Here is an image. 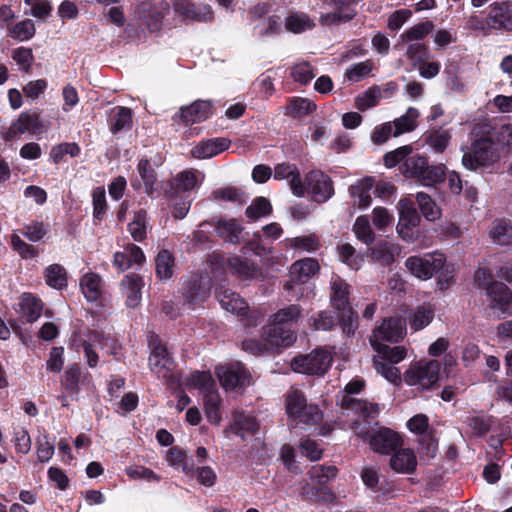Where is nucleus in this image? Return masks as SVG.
I'll return each instance as SVG.
<instances>
[{"label":"nucleus","instance_id":"nucleus-1","mask_svg":"<svg viewBox=\"0 0 512 512\" xmlns=\"http://www.w3.org/2000/svg\"><path fill=\"white\" fill-rule=\"evenodd\" d=\"M405 266L412 275L422 280L437 275V282L441 289H447L454 282L455 267L446 261L442 253L410 256L406 259Z\"/></svg>","mask_w":512,"mask_h":512},{"label":"nucleus","instance_id":"nucleus-2","mask_svg":"<svg viewBox=\"0 0 512 512\" xmlns=\"http://www.w3.org/2000/svg\"><path fill=\"white\" fill-rule=\"evenodd\" d=\"M351 429L358 438L368 442L375 453L388 455L402 445V438L397 432L381 427L377 422L371 423L368 418H356Z\"/></svg>","mask_w":512,"mask_h":512},{"label":"nucleus","instance_id":"nucleus-3","mask_svg":"<svg viewBox=\"0 0 512 512\" xmlns=\"http://www.w3.org/2000/svg\"><path fill=\"white\" fill-rule=\"evenodd\" d=\"M351 286L341 277L331 281L330 303L337 314L343 334L354 336L358 329V315L350 302Z\"/></svg>","mask_w":512,"mask_h":512},{"label":"nucleus","instance_id":"nucleus-4","mask_svg":"<svg viewBox=\"0 0 512 512\" xmlns=\"http://www.w3.org/2000/svg\"><path fill=\"white\" fill-rule=\"evenodd\" d=\"M303 308L299 304H290L279 309L269 318L266 334L274 338V343H279L282 348L290 347L297 339L295 325L302 317Z\"/></svg>","mask_w":512,"mask_h":512},{"label":"nucleus","instance_id":"nucleus-5","mask_svg":"<svg viewBox=\"0 0 512 512\" xmlns=\"http://www.w3.org/2000/svg\"><path fill=\"white\" fill-rule=\"evenodd\" d=\"M399 169L405 178L413 179L426 187H433L446 179V166L430 165L429 158L422 154H411Z\"/></svg>","mask_w":512,"mask_h":512},{"label":"nucleus","instance_id":"nucleus-6","mask_svg":"<svg viewBox=\"0 0 512 512\" xmlns=\"http://www.w3.org/2000/svg\"><path fill=\"white\" fill-rule=\"evenodd\" d=\"M320 269L316 259L305 258L292 264L290 277L283 286L284 290L291 292L293 296L303 297L312 293L314 285L310 282V278L318 273Z\"/></svg>","mask_w":512,"mask_h":512},{"label":"nucleus","instance_id":"nucleus-7","mask_svg":"<svg viewBox=\"0 0 512 512\" xmlns=\"http://www.w3.org/2000/svg\"><path fill=\"white\" fill-rule=\"evenodd\" d=\"M499 158V143L489 134L472 143L471 152L464 153L462 157V164L469 170H476L492 165Z\"/></svg>","mask_w":512,"mask_h":512},{"label":"nucleus","instance_id":"nucleus-8","mask_svg":"<svg viewBox=\"0 0 512 512\" xmlns=\"http://www.w3.org/2000/svg\"><path fill=\"white\" fill-rule=\"evenodd\" d=\"M170 4L165 0H142L135 7V19L151 34L162 30L163 20L170 12Z\"/></svg>","mask_w":512,"mask_h":512},{"label":"nucleus","instance_id":"nucleus-9","mask_svg":"<svg viewBox=\"0 0 512 512\" xmlns=\"http://www.w3.org/2000/svg\"><path fill=\"white\" fill-rule=\"evenodd\" d=\"M441 364L437 360H429L427 362H418L411 365L404 372L403 380L407 385L417 386L421 390L433 389L440 376Z\"/></svg>","mask_w":512,"mask_h":512},{"label":"nucleus","instance_id":"nucleus-10","mask_svg":"<svg viewBox=\"0 0 512 512\" xmlns=\"http://www.w3.org/2000/svg\"><path fill=\"white\" fill-rule=\"evenodd\" d=\"M332 363L331 354L322 347L308 354H299L291 360V368L297 373L324 375Z\"/></svg>","mask_w":512,"mask_h":512},{"label":"nucleus","instance_id":"nucleus-11","mask_svg":"<svg viewBox=\"0 0 512 512\" xmlns=\"http://www.w3.org/2000/svg\"><path fill=\"white\" fill-rule=\"evenodd\" d=\"M364 387L365 382L360 378H355L348 382L344 388L346 394L342 396L340 401L341 407L358 414V416H373L379 414L380 408L377 403L352 397V395L360 393Z\"/></svg>","mask_w":512,"mask_h":512},{"label":"nucleus","instance_id":"nucleus-12","mask_svg":"<svg viewBox=\"0 0 512 512\" xmlns=\"http://www.w3.org/2000/svg\"><path fill=\"white\" fill-rule=\"evenodd\" d=\"M211 284L200 272L191 273L181 278V288L179 290L184 304L189 307L200 302H204L210 295Z\"/></svg>","mask_w":512,"mask_h":512},{"label":"nucleus","instance_id":"nucleus-13","mask_svg":"<svg viewBox=\"0 0 512 512\" xmlns=\"http://www.w3.org/2000/svg\"><path fill=\"white\" fill-rule=\"evenodd\" d=\"M171 7L175 17L184 24L207 23L213 20V11L206 4H196L192 0H174Z\"/></svg>","mask_w":512,"mask_h":512},{"label":"nucleus","instance_id":"nucleus-14","mask_svg":"<svg viewBox=\"0 0 512 512\" xmlns=\"http://www.w3.org/2000/svg\"><path fill=\"white\" fill-rule=\"evenodd\" d=\"M306 192L317 204L327 202L335 193L334 183L329 175L321 170H311L305 176Z\"/></svg>","mask_w":512,"mask_h":512},{"label":"nucleus","instance_id":"nucleus-15","mask_svg":"<svg viewBox=\"0 0 512 512\" xmlns=\"http://www.w3.org/2000/svg\"><path fill=\"white\" fill-rule=\"evenodd\" d=\"M216 373L226 391L243 392L250 385L251 374L241 363L222 366Z\"/></svg>","mask_w":512,"mask_h":512},{"label":"nucleus","instance_id":"nucleus-16","mask_svg":"<svg viewBox=\"0 0 512 512\" xmlns=\"http://www.w3.org/2000/svg\"><path fill=\"white\" fill-rule=\"evenodd\" d=\"M149 366L159 378L164 379L167 383L174 384L178 381L174 371L176 363L162 343L153 346L149 357Z\"/></svg>","mask_w":512,"mask_h":512},{"label":"nucleus","instance_id":"nucleus-17","mask_svg":"<svg viewBox=\"0 0 512 512\" xmlns=\"http://www.w3.org/2000/svg\"><path fill=\"white\" fill-rule=\"evenodd\" d=\"M44 130V125L40 119V114L36 110L22 112L19 117L14 120L10 127L3 133L6 141L14 140L18 135L29 132L31 134H39Z\"/></svg>","mask_w":512,"mask_h":512},{"label":"nucleus","instance_id":"nucleus-18","mask_svg":"<svg viewBox=\"0 0 512 512\" xmlns=\"http://www.w3.org/2000/svg\"><path fill=\"white\" fill-rule=\"evenodd\" d=\"M406 425L412 433L419 435L422 453L430 459L434 458L438 451V441L427 418H409Z\"/></svg>","mask_w":512,"mask_h":512},{"label":"nucleus","instance_id":"nucleus-19","mask_svg":"<svg viewBox=\"0 0 512 512\" xmlns=\"http://www.w3.org/2000/svg\"><path fill=\"white\" fill-rule=\"evenodd\" d=\"M136 170L139 174V179H131V186L134 190H143V192L150 198H155L158 194V175L153 168L151 162L147 158H142L138 161Z\"/></svg>","mask_w":512,"mask_h":512},{"label":"nucleus","instance_id":"nucleus-20","mask_svg":"<svg viewBox=\"0 0 512 512\" xmlns=\"http://www.w3.org/2000/svg\"><path fill=\"white\" fill-rule=\"evenodd\" d=\"M488 29L512 32V1L492 3L486 16Z\"/></svg>","mask_w":512,"mask_h":512},{"label":"nucleus","instance_id":"nucleus-21","mask_svg":"<svg viewBox=\"0 0 512 512\" xmlns=\"http://www.w3.org/2000/svg\"><path fill=\"white\" fill-rule=\"evenodd\" d=\"M486 296L492 310L499 312L503 318L511 315L512 290L506 284L501 281L490 284Z\"/></svg>","mask_w":512,"mask_h":512},{"label":"nucleus","instance_id":"nucleus-22","mask_svg":"<svg viewBox=\"0 0 512 512\" xmlns=\"http://www.w3.org/2000/svg\"><path fill=\"white\" fill-rule=\"evenodd\" d=\"M399 205L397 233L403 240L412 242L414 240V228L419 224L420 216L409 201L400 200Z\"/></svg>","mask_w":512,"mask_h":512},{"label":"nucleus","instance_id":"nucleus-23","mask_svg":"<svg viewBox=\"0 0 512 512\" xmlns=\"http://www.w3.org/2000/svg\"><path fill=\"white\" fill-rule=\"evenodd\" d=\"M213 111L212 101L197 99L190 105L180 107L179 118L185 126H190L206 121L213 115Z\"/></svg>","mask_w":512,"mask_h":512},{"label":"nucleus","instance_id":"nucleus-24","mask_svg":"<svg viewBox=\"0 0 512 512\" xmlns=\"http://www.w3.org/2000/svg\"><path fill=\"white\" fill-rule=\"evenodd\" d=\"M287 416H323L317 404H308L305 394L298 389L289 391L285 396Z\"/></svg>","mask_w":512,"mask_h":512},{"label":"nucleus","instance_id":"nucleus-25","mask_svg":"<svg viewBox=\"0 0 512 512\" xmlns=\"http://www.w3.org/2000/svg\"><path fill=\"white\" fill-rule=\"evenodd\" d=\"M197 182L195 172L191 170L182 171L167 183L164 192L165 197L167 199L177 198L181 192L193 190L197 186Z\"/></svg>","mask_w":512,"mask_h":512},{"label":"nucleus","instance_id":"nucleus-26","mask_svg":"<svg viewBox=\"0 0 512 512\" xmlns=\"http://www.w3.org/2000/svg\"><path fill=\"white\" fill-rule=\"evenodd\" d=\"M404 326L402 321L398 318L389 317L384 319L382 324L378 326L374 332V341H387L391 343H397L402 340L404 335Z\"/></svg>","mask_w":512,"mask_h":512},{"label":"nucleus","instance_id":"nucleus-27","mask_svg":"<svg viewBox=\"0 0 512 512\" xmlns=\"http://www.w3.org/2000/svg\"><path fill=\"white\" fill-rule=\"evenodd\" d=\"M121 286L126 295V305L130 308L137 307L141 302L143 277L136 273L127 274L121 280Z\"/></svg>","mask_w":512,"mask_h":512},{"label":"nucleus","instance_id":"nucleus-28","mask_svg":"<svg viewBox=\"0 0 512 512\" xmlns=\"http://www.w3.org/2000/svg\"><path fill=\"white\" fill-rule=\"evenodd\" d=\"M274 338H271L266 334V328H262L261 337L259 339L255 338H249L245 339L241 343V347L244 351L259 356L264 353H272L275 350H278L279 348H282V346L277 342L274 343Z\"/></svg>","mask_w":512,"mask_h":512},{"label":"nucleus","instance_id":"nucleus-29","mask_svg":"<svg viewBox=\"0 0 512 512\" xmlns=\"http://www.w3.org/2000/svg\"><path fill=\"white\" fill-rule=\"evenodd\" d=\"M390 466L397 473L411 474L416 470L417 457L412 449L402 448L391 456Z\"/></svg>","mask_w":512,"mask_h":512},{"label":"nucleus","instance_id":"nucleus-30","mask_svg":"<svg viewBox=\"0 0 512 512\" xmlns=\"http://www.w3.org/2000/svg\"><path fill=\"white\" fill-rule=\"evenodd\" d=\"M323 418H293L291 427L293 429L306 430L308 436H325L329 434L334 425L332 422L320 423Z\"/></svg>","mask_w":512,"mask_h":512},{"label":"nucleus","instance_id":"nucleus-31","mask_svg":"<svg viewBox=\"0 0 512 512\" xmlns=\"http://www.w3.org/2000/svg\"><path fill=\"white\" fill-rule=\"evenodd\" d=\"M21 317L26 323L35 322L42 314L43 302L31 293H23L19 302Z\"/></svg>","mask_w":512,"mask_h":512},{"label":"nucleus","instance_id":"nucleus-32","mask_svg":"<svg viewBox=\"0 0 512 512\" xmlns=\"http://www.w3.org/2000/svg\"><path fill=\"white\" fill-rule=\"evenodd\" d=\"M110 131L117 134L124 130H130L133 125V111L125 106H116L111 110L108 119Z\"/></svg>","mask_w":512,"mask_h":512},{"label":"nucleus","instance_id":"nucleus-33","mask_svg":"<svg viewBox=\"0 0 512 512\" xmlns=\"http://www.w3.org/2000/svg\"><path fill=\"white\" fill-rule=\"evenodd\" d=\"M375 180L367 176L350 187L351 196L360 209L368 208L372 203L371 191L374 188Z\"/></svg>","mask_w":512,"mask_h":512},{"label":"nucleus","instance_id":"nucleus-34","mask_svg":"<svg viewBox=\"0 0 512 512\" xmlns=\"http://www.w3.org/2000/svg\"><path fill=\"white\" fill-rule=\"evenodd\" d=\"M317 109V105L308 98L290 97L285 105L284 114L292 118L306 117Z\"/></svg>","mask_w":512,"mask_h":512},{"label":"nucleus","instance_id":"nucleus-35","mask_svg":"<svg viewBox=\"0 0 512 512\" xmlns=\"http://www.w3.org/2000/svg\"><path fill=\"white\" fill-rule=\"evenodd\" d=\"M228 270L232 275L244 280L255 278L259 271L254 262L237 255L229 257Z\"/></svg>","mask_w":512,"mask_h":512},{"label":"nucleus","instance_id":"nucleus-36","mask_svg":"<svg viewBox=\"0 0 512 512\" xmlns=\"http://www.w3.org/2000/svg\"><path fill=\"white\" fill-rule=\"evenodd\" d=\"M230 146V141L227 138L219 137L212 138L200 142L194 149V155L198 158H211L216 156Z\"/></svg>","mask_w":512,"mask_h":512},{"label":"nucleus","instance_id":"nucleus-37","mask_svg":"<svg viewBox=\"0 0 512 512\" xmlns=\"http://www.w3.org/2000/svg\"><path fill=\"white\" fill-rule=\"evenodd\" d=\"M243 227L236 219H220L215 224V232L217 236L231 244L240 243V236Z\"/></svg>","mask_w":512,"mask_h":512},{"label":"nucleus","instance_id":"nucleus-38","mask_svg":"<svg viewBox=\"0 0 512 512\" xmlns=\"http://www.w3.org/2000/svg\"><path fill=\"white\" fill-rule=\"evenodd\" d=\"M101 282V277L94 272H89L82 276L80 288L87 301L95 302L101 298Z\"/></svg>","mask_w":512,"mask_h":512},{"label":"nucleus","instance_id":"nucleus-39","mask_svg":"<svg viewBox=\"0 0 512 512\" xmlns=\"http://www.w3.org/2000/svg\"><path fill=\"white\" fill-rule=\"evenodd\" d=\"M46 284L56 290H63L68 286V274L60 264H51L44 271Z\"/></svg>","mask_w":512,"mask_h":512},{"label":"nucleus","instance_id":"nucleus-40","mask_svg":"<svg viewBox=\"0 0 512 512\" xmlns=\"http://www.w3.org/2000/svg\"><path fill=\"white\" fill-rule=\"evenodd\" d=\"M220 304L225 310L236 313L237 315H244V312L248 310L247 302L239 296V294L225 290L222 294L217 291Z\"/></svg>","mask_w":512,"mask_h":512},{"label":"nucleus","instance_id":"nucleus-41","mask_svg":"<svg viewBox=\"0 0 512 512\" xmlns=\"http://www.w3.org/2000/svg\"><path fill=\"white\" fill-rule=\"evenodd\" d=\"M175 258L173 254L166 249L160 250L155 258V272L159 280L165 281L173 276V267Z\"/></svg>","mask_w":512,"mask_h":512},{"label":"nucleus","instance_id":"nucleus-42","mask_svg":"<svg viewBox=\"0 0 512 512\" xmlns=\"http://www.w3.org/2000/svg\"><path fill=\"white\" fill-rule=\"evenodd\" d=\"M433 28L434 24L429 20L420 22L413 27H410L400 35L401 42L397 43L394 48L400 50L402 44L404 43L423 40L429 33L432 32Z\"/></svg>","mask_w":512,"mask_h":512},{"label":"nucleus","instance_id":"nucleus-43","mask_svg":"<svg viewBox=\"0 0 512 512\" xmlns=\"http://www.w3.org/2000/svg\"><path fill=\"white\" fill-rule=\"evenodd\" d=\"M490 237L502 246L512 244V224L505 219H496L490 230Z\"/></svg>","mask_w":512,"mask_h":512},{"label":"nucleus","instance_id":"nucleus-44","mask_svg":"<svg viewBox=\"0 0 512 512\" xmlns=\"http://www.w3.org/2000/svg\"><path fill=\"white\" fill-rule=\"evenodd\" d=\"M419 117L417 108L409 107L404 115L393 121L395 130L394 137H398L404 133L411 132L417 127L416 119Z\"/></svg>","mask_w":512,"mask_h":512},{"label":"nucleus","instance_id":"nucleus-45","mask_svg":"<svg viewBox=\"0 0 512 512\" xmlns=\"http://www.w3.org/2000/svg\"><path fill=\"white\" fill-rule=\"evenodd\" d=\"M93 221L100 224L105 220L108 211L106 192L103 186H98L92 191Z\"/></svg>","mask_w":512,"mask_h":512},{"label":"nucleus","instance_id":"nucleus-46","mask_svg":"<svg viewBox=\"0 0 512 512\" xmlns=\"http://www.w3.org/2000/svg\"><path fill=\"white\" fill-rule=\"evenodd\" d=\"M147 211L139 209L134 212L132 221L128 224V231L133 240L142 242L147 236Z\"/></svg>","mask_w":512,"mask_h":512},{"label":"nucleus","instance_id":"nucleus-47","mask_svg":"<svg viewBox=\"0 0 512 512\" xmlns=\"http://www.w3.org/2000/svg\"><path fill=\"white\" fill-rule=\"evenodd\" d=\"M434 318V309L431 305H420L410 316L409 324L411 329L417 331L428 326Z\"/></svg>","mask_w":512,"mask_h":512},{"label":"nucleus","instance_id":"nucleus-48","mask_svg":"<svg viewBox=\"0 0 512 512\" xmlns=\"http://www.w3.org/2000/svg\"><path fill=\"white\" fill-rule=\"evenodd\" d=\"M371 344L374 349L382 355L383 359L389 363L397 364L401 362L406 357V349L402 346H394L391 347L389 345L378 343L376 341L371 340Z\"/></svg>","mask_w":512,"mask_h":512},{"label":"nucleus","instance_id":"nucleus-49","mask_svg":"<svg viewBox=\"0 0 512 512\" xmlns=\"http://www.w3.org/2000/svg\"><path fill=\"white\" fill-rule=\"evenodd\" d=\"M451 134L449 131L442 129H433L425 138L426 143L437 153H443L449 145Z\"/></svg>","mask_w":512,"mask_h":512},{"label":"nucleus","instance_id":"nucleus-50","mask_svg":"<svg viewBox=\"0 0 512 512\" xmlns=\"http://www.w3.org/2000/svg\"><path fill=\"white\" fill-rule=\"evenodd\" d=\"M272 205L270 201L262 196L256 197L252 203L246 208L245 215L251 220H257L261 217L270 215Z\"/></svg>","mask_w":512,"mask_h":512},{"label":"nucleus","instance_id":"nucleus-51","mask_svg":"<svg viewBox=\"0 0 512 512\" xmlns=\"http://www.w3.org/2000/svg\"><path fill=\"white\" fill-rule=\"evenodd\" d=\"M405 56L411 61L413 67H417L422 62L429 60L431 54L428 45L415 42L407 46Z\"/></svg>","mask_w":512,"mask_h":512},{"label":"nucleus","instance_id":"nucleus-52","mask_svg":"<svg viewBox=\"0 0 512 512\" xmlns=\"http://www.w3.org/2000/svg\"><path fill=\"white\" fill-rule=\"evenodd\" d=\"M81 374V368L77 363L69 365L65 370L62 379V385L70 394L78 393Z\"/></svg>","mask_w":512,"mask_h":512},{"label":"nucleus","instance_id":"nucleus-53","mask_svg":"<svg viewBox=\"0 0 512 512\" xmlns=\"http://www.w3.org/2000/svg\"><path fill=\"white\" fill-rule=\"evenodd\" d=\"M165 459L170 466L181 468L186 474L192 473L193 465L188 462L186 453L179 447L170 448Z\"/></svg>","mask_w":512,"mask_h":512},{"label":"nucleus","instance_id":"nucleus-54","mask_svg":"<svg viewBox=\"0 0 512 512\" xmlns=\"http://www.w3.org/2000/svg\"><path fill=\"white\" fill-rule=\"evenodd\" d=\"M416 199L422 215L428 221H434L440 217V209L428 194L420 192Z\"/></svg>","mask_w":512,"mask_h":512},{"label":"nucleus","instance_id":"nucleus-55","mask_svg":"<svg viewBox=\"0 0 512 512\" xmlns=\"http://www.w3.org/2000/svg\"><path fill=\"white\" fill-rule=\"evenodd\" d=\"M413 152L412 145H404L389 151L383 156V163L387 168H394L402 164Z\"/></svg>","mask_w":512,"mask_h":512},{"label":"nucleus","instance_id":"nucleus-56","mask_svg":"<svg viewBox=\"0 0 512 512\" xmlns=\"http://www.w3.org/2000/svg\"><path fill=\"white\" fill-rule=\"evenodd\" d=\"M353 231L356 237L366 245L372 244L375 240V234L370 226L367 216H359L356 218Z\"/></svg>","mask_w":512,"mask_h":512},{"label":"nucleus","instance_id":"nucleus-57","mask_svg":"<svg viewBox=\"0 0 512 512\" xmlns=\"http://www.w3.org/2000/svg\"><path fill=\"white\" fill-rule=\"evenodd\" d=\"M201 395L205 416H219L218 413L221 405V398L217 386L201 393Z\"/></svg>","mask_w":512,"mask_h":512},{"label":"nucleus","instance_id":"nucleus-58","mask_svg":"<svg viewBox=\"0 0 512 512\" xmlns=\"http://www.w3.org/2000/svg\"><path fill=\"white\" fill-rule=\"evenodd\" d=\"M35 32L36 28L31 19L20 21L9 29L10 36L19 41L31 39L35 35Z\"/></svg>","mask_w":512,"mask_h":512},{"label":"nucleus","instance_id":"nucleus-59","mask_svg":"<svg viewBox=\"0 0 512 512\" xmlns=\"http://www.w3.org/2000/svg\"><path fill=\"white\" fill-rule=\"evenodd\" d=\"M290 76L295 82L306 85L315 77V74L312 65L303 61L291 67Z\"/></svg>","mask_w":512,"mask_h":512},{"label":"nucleus","instance_id":"nucleus-60","mask_svg":"<svg viewBox=\"0 0 512 512\" xmlns=\"http://www.w3.org/2000/svg\"><path fill=\"white\" fill-rule=\"evenodd\" d=\"M380 100L381 95L378 85H373L364 92L363 96H358L355 99V106L360 111H365L368 108L377 106Z\"/></svg>","mask_w":512,"mask_h":512},{"label":"nucleus","instance_id":"nucleus-61","mask_svg":"<svg viewBox=\"0 0 512 512\" xmlns=\"http://www.w3.org/2000/svg\"><path fill=\"white\" fill-rule=\"evenodd\" d=\"M312 326L315 330L331 331L338 322L331 311H319L316 315L310 318Z\"/></svg>","mask_w":512,"mask_h":512},{"label":"nucleus","instance_id":"nucleus-62","mask_svg":"<svg viewBox=\"0 0 512 512\" xmlns=\"http://www.w3.org/2000/svg\"><path fill=\"white\" fill-rule=\"evenodd\" d=\"M189 383L200 391V394L216 386V382L208 371H195L189 378Z\"/></svg>","mask_w":512,"mask_h":512},{"label":"nucleus","instance_id":"nucleus-63","mask_svg":"<svg viewBox=\"0 0 512 512\" xmlns=\"http://www.w3.org/2000/svg\"><path fill=\"white\" fill-rule=\"evenodd\" d=\"M337 475V468L333 465H316L309 471L310 479L319 484L326 483Z\"/></svg>","mask_w":512,"mask_h":512},{"label":"nucleus","instance_id":"nucleus-64","mask_svg":"<svg viewBox=\"0 0 512 512\" xmlns=\"http://www.w3.org/2000/svg\"><path fill=\"white\" fill-rule=\"evenodd\" d=\"M12 59L20 66L23 72L29 73L34 62V55L31 48L19 47L13 50Z\"/></svg>","mask_w":512,"mask_h":512}]
</instances>
